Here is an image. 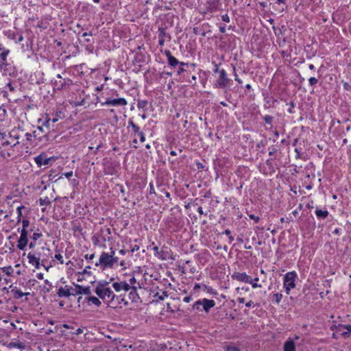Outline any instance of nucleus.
<instances>
[{
    "label": "nucleus",
    "mask_w": 351,
    "mask_h": 351,
    "mask_svg": "<svg viewBox=\"0 0 351 351\" xmlns=\"http://www.w3.org/2000/svg\"><path fill=\"white\" fill-rule=\"evenodd\" d=\"M95 293L111 308H117L121 304L119 298L109 287H97Z\"/></svg>",
    "instance_id": "1"
},
{
    "label": "nucleus",
    "mask_w": 351,
    "mask_h": 351,
    "mask_svg": "<svg viewBox=\"0 0 351 351\" xmlns=\"http://www.w3.org/2000/svg\"><path fill=\"white\" fill-rule=\"evenodd\" d=\"M118 261V256L108 255V252H102L99 258V261L95 263V265H101L104 268H112Z\"/></svg>",
    "instance_id": "2"
},
{
    "label": "nucleus",
    "mask_w": 351,
    "mask_h": 351,
    "mask_svg": "<svg viewBox=\"0 0 351 351\" xmlns=\"http://www.w3.org/2000/svg\"><path fill=\"white\" fill-rule=\"evenodd\" d=\"M215 305V302L213 300L204 298L195 302L193 305V310L201 311V306H202L203 310L208 313Z\"/></svg>",
    "instance_id": "3"
},
{
    "label": "nucleus",
    "mask_w": 351,
    "mask_h": 351,
    "mask_svg": "<svg viewBox=\"0 0 351 351\" xmlns=\"http://www.w3.org/2000/svg\"><path fill=\"white\" fill-rule=\"evenodd\" d=\"M297 278V274L295 271H290L287 273L284 277V287L286 289L287 294H289L290 290L295 288V281Z\"/></svg>",
    "instance_id": "4"
},
{
    "label": "nucleus",
    "mask_w": 351,
    "mask_h": 351,
    "mask_svg": "<svg viewBox=\"0 0 351 351\" xmlns=\"http://www.w3.org/2000/svg\"><path fill=\"white\" fill-rule=\"evenodd\" d=\"M219 78L216 81L215 86L217 88H223L227 86L230 81L228 77L227 73L224 69L219 71Z\"/></svg>",
    "instance_id": "5"
},
{
    "label": "nucleus",
    "mask_w": 351,
    "mask_h": 351,
    "mask_svg": "<svg viewBox=\"0 0 351 351\" xmlns=\"http://www.w3.org/2000/svg\"><path fill=\"white\" fill-rule=\"evenodd\" d=\"M128 104L127 101L124 98L118 99H108L105 102L101 104L102 106H125Z\"/></svg>",
    "instance_id": "6"
},
{
    "label": "nucleus",
    "mask_w": 351,
    "mask_h": 351,
    "mask_svg": "<svg viewBox=\"0 0 351 351\" xmlns=\"http://www.w3.org/2000/svg\"><path fill=\"white\" fill-rule=\"evenodd\" d=\"M27 230H21V236L18 241L17 247L23 250L25 249L27 244Z\"/></svg>",
    "instance_id": "7"
},
{
    "label": "nucleus",
    "mask_w": 351,
    "mask_h": 351,
    "mask_svg": "<svg viewBox=\"0 0 351 351\" xmlns=\"http://www.w3.org/2000/svg\"><path fill=\"white\" fill-rule=\"evenodd\" d=\"M165 54L167 57L168 63L171 66L176 67L178 64L180 66L188 65L187 63H184L183 62H180L174 56L171 55V52L168 50L165 51Z\"/></svg>",
    "instance_id": "8"
},
{
    "label": "nucleus",
    "mask_w": 351,
    "mask_h": 351,
    "mask_svg": "<svg viewBox=\"0 0 351 351\" xmlns=\"http://www.w3.org/2000/svg\"><path fill=\"white\" fill-rule=\"evenodd\" d=\"M232 278L234 280H237L240 282L248 283L251 282V277L248 276L246 273H240V272H234L232 275Z\"/></svg>",
    "instance_id": "9"
},
{
    "label": "nucleus",
    "mask_w": 351,
    "mask_h": 351,
    "mask_svg": "<svg viewBox=\"0 0 351 351\" xmlns=\"http://www.w3.org/2000/svg\"><path fill=\"white\" fill-rule=\"evenodd\" d=\"M71 290L74 291L73 295H78V294H85L87 295H90L91 294L90 288L89 287H84L79 285H75V288L73 289L71 287Z\"/></svg>",
    "instance_id": "10"
},
{
    "label": "nucleus",
    "mask_w": 351,
    "mask_h": 351,
    "mask_svg": "<svg viewBox=\"0 0 351 351\" xmlns=\"http://www.w3.org/2000/svg\"><path fill=\"white\" fill-rule=\"evenodd\" d=\"M130 285L126 281H122L121 282H114L112 284L113 288L117 291H120L121 290H124L125 291H129L130 289Z\"/></svg>",
    "instance_id": "11"
},
{
    "label": "nucleus",
    "mask_w": 351,
    "mask_h": 351,
    "mask_svg": "<svg viewBox=\"0 0 351 351\" xmlns=\"http://www.w3.org/2000/svg\"><path fill=\"white\" fill-rule=\"evenodd\" d=\"M34 160L38 167H41L48 165L50 158H47L45 154H42L35 157Z\"/></svg>",
    "instance_id": "12"
},
{
    "label": "nucleus",
    "mask_w": 351,
    "mask_h": 351,
    "mask_svg": "<svg viewBox=\"0 0 351 351\" xmlns=\"http://www.w3.org/2000/svg\"><path fill=\"white\" fill-rule=\"evenodd\" d=\"M130 287V293H129V298L131 300L132 302H137L140 300V297L137 293V289L138 287Z\"/></svg>",
    "instance_id": "13"
},
{
    "label": "nucleus",
    "mask_w": 351,
    "mask_h": 351,
    "mask_svg": "<svg viewBox=\"0 0 351 351\" xmlns=\"http://www.w3.org/2000/svg\"><path fill=\"white\" fill-rule=\"evenodd\" d=\"M71 289L69 288V287L66 285L64 287H61L58 292L57 294L59 297H69L71 295H73V293L71 292Z\"/></svg>",
    "instance_id": "14"
},
{
    "label": "nucleus",
    "mask_w": 351,
    "mask_h": 351,
    "mask_svg": "<svg viewBox=\"0 0 351 351\" xmlns=\"http://www.w3.org/2000/svg\"><path fill=\"white\" fill-rule=\"evenodd\" d=\"M295 346L293 340L289 339L284 343V351H295Z\"/></svg>",
    "instance_id": "15"
},
{
    "label": "nucleus",
    "mask_w": 351,
    "mask_h": 351,
    "mask_svg": "<svg viewBox=\"0 0 351 351\" xmlns=\"http://www.w3.org/2000/svg\"><path fill=\"white\" fill-rule=\"evenodd\" d=\"M12 293H13V297L15 299H20L24 295H29V293H23L21 290H19L16 288L12 289Z\"/></svg>",
    "instance_id": "16"
},
{
    "label": "nucleus",
    "mask_w": 351,
    "mask_h": 351,
    "mask_svg": "<svg viewBox=\"0 0 351 351\" xmlns=\"http://www.w3.org/2000/svg\"><path fill=\"white\" fill-rule=\"evenodd\" d=\"M27 258H28L29 263L32 264V265L34 263H36V262H38L40 259L39 256H37L36 255L33 254L32 253H29L27 254Z\"/></svg>",
    "instance_id": "17"
},
{
    "label": "nucleus",
    "mask_w": 351,
    "mask_h": 351,
    "mask_svg": "<svg viewBox=\"0 0 351 351\" xmlns=\"http://www.w3.org/2000/svg\"><path fill=\"white\" fill-rule=\"evenodd\" d=\"M1 270V276H2V274H6L8 276L12 275L14 271L13 268L11 266L0 267Z\"/></svg>",
    "instance_id": "18"
},
{
    "label": "nucleus",
    "mask_w": 351,
    "mask_h": 351,
    "mask_svg": "<svg viewBox=\"0 0 351 351\" xmlns=\"http://www.w3.org/2000/svg\"><path fill=\"white\" fill-rule=\"evenodd\" d=\"M85 300H86L88 302L93 304L97 306H99L101 305L100 300L95 296H88L86 298Z\"/></svg>",
    "instance_id": "19"
},
{
    "label": "nucleus",
    "mask_w": 351,
    "mask_h": 351,
    "mask_svg": "<svg viewBox=\"0 0 351 351\" xmlns=\"http://www.w3.org/2000/svg\"><path fill=\"white\" fill-rule=\"evenodd\" d=\"M8 348H17L19 349H24L25 345L21 342H10L7 345Z\"/></svg>",
    "instance_id": "20"
},
{
    "label": "nucleus",
    "mask_w": 351,
    "mask_h": 351,
    "mask_svg": "<svg viewBox=\"0 0 351 351\" xmlns=\"http://www.w3.org/2000/svg\"><path fill=\"white\" fill-rule=\"evenodd\" d=\"M315 215L318 218L325 219L328 215V212L327 210H322L320 209H316Z\"/></svg>",
    "instance_id": "21"
},
{
    "label": "nucleus",
    "mask_w": 351,
    "mask_h": 351,
    "mask_svg": "<svg viewBox=\"0 0 351 351\" xmlns=\"http://www.w3.org/2000/svg\"><path fill=\"white\" fill-rule=\"evenodd\" d=\"M9 53H10L9 50L3 49V51L0 53V57H1V59L2 60L3 64L5 66L8 65V64L6 62V61H7L6 58Z\"/></svg>",
    "instance_id": "22"
},
{
    "label": "nucleus",
    "mask_w": 351,
    "mask_h": 351,
    "mask_svg": "<svg viewBox=\"0 0 351 351\" xmlns=\"http://www.w3.org/2000/svg\"><path fill=\"white\" fill-rule=\"evenodd\" d=\"M100 239H102L103 241H106V239L104 236H93L92 238L93 243L95 245H97L100 242Z\"/></svg>",
    "instance_id": "23"
},
{
    "label": "nucleus",
    "mask_w": 351,
    "mask_h": 351,
    "mask_svg": "<svg viewBox=\"0 0 351 351\" xmlns=\"http://www.w3.org/2000/svg\"><path fill=\"white\" fill-rule=\"evenodd\" d=\"M128 283L132 287L141 288L139 282L136 281L134 276L131 278H130L129 282Z\"/></svg>",
    "instance_id": "24"
},
{
    "label": "nucleus",
    "mask_w": 351,
    "mask_h": 351,
    "mask_svg": "<svg viewBox=\"0 0 351 351\" xmlns=\"http://www.w3.org/2000/svg\"><path fill=\"white\" fill-rule=\"evenodd\" d=\"M202 287L208 293L216 295L217 292L210 287H208L206 285H203Z\"/></svg>",
    "instance_id": "25"
},
{
    "label": "nucleus",
    "mask_w": 351,
    "mask_h": 351,
    "mask_svg": "<svg viewBox=\"0 0 351 351\" xmlns=\"http://www.w3.org/2000/svg\"><path fill=\"white\" fill-rule=\"evenodd\" d=\"M154 296L158 297V300H164L165 298L168 297V294L166 291H163L161 295H160L159 293L158 292L155 294Z\"/></svg>",
    "instance_id": "26"
},
{
    "label": "nucleus",
    "mask_w": 351,
    "mask_h": 351,
    "mask_svg": "<svg viewBox=\"0 0 351 351\" xmlns=\"http://www.w3.org/2000/svg\"><path fill=\"white\" fill-rule=\"evenodd\" d=\"M167 36L165 29L162 27L158 28V38H165Z\"/></svg>",
    "instance_id": "27"
},
{
    "label": "nucleus",
    "mask_w": 351,
    "mask_h": 351,
    "mask_svg": "<svg viewBox=\"0 0 351 351\" xmlns=\"http://www.w3.org/2000/svg\"><path fill=\"white\" fill-rule=\"evenodd\" d=\"M39 203H40V205H41V206H44V205L47 206V205H49L51 204V202H50L49 199L47 197H46L44 199L40 198Z\"/></svg>",
    "instance_id": "28"
},
{
    "label": "nucleus",
    "mask_w": 351,
    "mask_h": 351,
    "mask_svg": "<svg viewBox=\"0 0 351 351\" xmlns=\"http://www.w3.org/2000/svg\"><path fill=\"white\" fill-rule=\"evenodd\" d=\"M282 298V295L281 293H275L273 295V300L275 301L278 304L280 303Z\"/></svg>",
    "instance_id": "29"
},
{
    "label": "nucleus",
    "mask_w": 351,
    "mask_h": 351,
    "mask_svg": "<svg viewBox=\"0 0 351 351\" xmlns=\"http://www.w3.org/2000/svg\"><path fill=\"white\" fill-rule=\"evenodd\" d=\"M258 281V278H255L254 280L251 278V282H249L252 285V287L253 288H257V287H261L262 285L260 284H258L257 282Z\"/></svg>",
    "instance_id": "30"
},
{
    "label": "nucleus",
    "mask_w": 351,
    "mask_h": 351,
    "mask_svg": "<svg viewBox=\"0 0 351 351\" xmlns=\"http://www.w3.org/2000/svg\"><path fill=\"white\" fill-rule=\"evenodd\" d=\"M147 104V101L145 100H139L137 103V107L138 108H144Z\"/></svg>",
    "instance_id": "31"
},
{
    "label": "nucleus",
    "mask_w": 351,
    "mask_h": 351,
    "mask_svg": "<svg viewBox=\"0 0 351 351\" xmlns=\"http://www.w3.org/2000/svg\"><path fill=\"white\" fill-rule=\"evenodd\" d=\"M344 327L348 330V331L347 332H342V335L344 337H347L351 333V326L350 325H347V326H345Z\"/></svg>",
    "instance_id": "32"
},
{
    "label": "nucleus",
    "mask_w": 351,
    "mask_h": 351,
    "mask_svg": "<svg viewBox=\"0 0 351 351\" xmlns=\"http://www.w3.org/2000/svg\"><path fill=\"white\" fill-rule=\"evenodd\" d=\"M25 207L24 206H21L17 208V213H18V219L19 221L21 220V218L22 217V209H25Z\"/></svg>",
    "instance_id": "33"
},
{
    "label": "nucleus",
    "mask_w": 351,
    "mask_h": 351,
    "mask_svg": "<svg viewBox=\"0 0 351 351\" xmlns=\"http://www.w3.org/2000/svg\"><path fill=\"white\" fill-rule=\"evenodd\" d=\"M264 121L267 124H271L273 121V117L270 115H266L264 117Z\"/></svg>",
    "instance_id": "34"
},
{
    "label": "nucleus",
    "mask_w": 351,
    "mask_h": 351,
    "mask_svg": "<svg viewBox=\"0 0 351 351\" xmlns=\"http://www.w3.org/2000/svg\"><path fill=\"white\" fill-rule=\"evenodd\" d=\"M308 82L310 84L311 86H313L315 84H316L317 82H318V80L317 78L314 77H311L308 79Z\"/></svg>",
    "instance_id": "35"
},
{
    "label": "nucleus",
    "mask_w": 351,
    "mask_h": 351,
    "mask_svg": "<svg viewBox=\"0 0 351 351\" xmlns=\"http://www.w3.org/2000/svg\"><path fill=\"white\" fill-rule=\"evenodd\" d=\"M42 237V234L41 233H38V232H34L32 237V239L36 241V240H38L39 238H40Z\"/></svg>",
    "instance_id": "36"
},
{
    "label": "nucleus",
    "mask_w": 351,
    "mask_h": 351,
    "mask_svg": "<svg viewBox=\"0 0 351 351\" xmlns=\"http://www.w3.org/2000/svg\"><path fill=\"white\" fill-rule=\"evenodd\" d=\"M23 228L22 230H26V228L29 226V221L28 219H23Z\"/></svg>",
    "instance_id": "37"
},
{
    "label": "nucleus",
    "mask_w": 351,
    "mask_h": 351,
    "mask_svg": "<svg viewBox=\"0 0 351 351\" xmlns=\"http://www.w3.org/2000/svg\"><path fill=\"white\" fill-rule=\"evenodd\" d=\"M249 217L251 219L254 220L256 223H258L259 221V220H260V217H259L256 216V215H254L253 214L250 215Z\"/></svg>",
    "instance_id": "38"
},
{
    "label": "nucleus",
    "mask_w": 351,
    "mask_h": 351,
    "mask_svg": "<svg viewBox=\"0 0 351 351\" xmlns=\"http://www.w3.org/2000/svg\"><path fill=\"white\" fill-rule=\"evenodd\" d=\"M55 258L58 260L61 264L64 263L63 257H62V256L60 254H56L55 255Z\"/></svg>",
    "instance_id": "39"
},
{
    "label": "nucleus",
    "mask_w": 351,
    "mask_h": 351,
    "mask_svg": "<svg viewBox=\"0 0 351 351\" xmlns=\"http://www.w3.org/2000/svg\"><path fill=\"white\" fill-rule=\"evenodd\" d=\"M226 351H239V348L234 346H227L226 348Z\"/></svg>",
    "instance_id": "40"
},
{
    "label": "nucleus",
    "mask_w": 351,
    "mask_h": 351,
    "mask_svg": "<svg viewBox=\"0 0 351 351\" xmlns=\"http://www.w3.org/2000/svg\"><path fill=\"white\" fill-rule=\"evenodd\" d=\"M221 19L224 22H226V23L230 22V17L227 14L222 15Z\"/></svg>",
    "instance_id": "41"
},
{
    "label": "nucleus",
    "mask_w": 351,
    "mask_h": 351,
    "mask_svg": "<svg viewBox=\"0 0 351 351\" xmlns=\"http://www.w3.org/2000/svg\"><path fill=\"white\" fill-rule=\"evenodd\" d=\"M139 136L141 142L143 143L145 141V137L143 132H140L137 134Z\"/></svg>",
    "instance_id": "42"
},
{
    "label": "nucleus",
    "mask_w": 351,
    "mask_h": 351,
    "mask_svg": "<svg viewBox=\"0 0 351 351\" xmlns=\"http://www.w3.org/2000/svg\"><path fill=\"white\" fill-rule=\"evenodd\" d=\"M118 297L119 298V302H121V304L122 303H123V304H124L125 306H127V305L128 304V302L126 300H125V298H122V297H121V295L118 296Z\"/></svg>",
    "instance_id": "43"
},
{
    "label": "nucleus",
    "mask_w": 351,
    "mask_h": 351,
    "mask_svg": "<svg viewBox=\"0 0 351 351\" xmlns=\"http://www.w3.org/2000/svg\"><path fill=\"white\" fill-rule=\"evenodd\" d=\"M45 284H49V287H45L44 289H46V292H49L50 290H51V287H52L51 285L50 284V282H49V281L48 280H45Z\"/></svg>",
    "instance_id": "44"
},
{
    "label": "nucleus",
    "mask_w": 351,
    "mask_h": 351,
    "mask_svg": "<svg viewBox=\"0 0 351 351\" xmlns=\"http://www.w3.org/2000/svg\"><path fill=\"white\" fill-rule=\"evenodd\" d=\"M108 284V282H106V281H99L97 283V287H100V285H101V287H106V285H107Z\"/></svg>",
    "instance_id": "45"
},
{
    "label": "nucleus",
    "mask_w": 351,
    "mask_h": 351,
    "mask_svg": "<svg viewBox=\"0 0 351 351\" xmlns=\"http://www.w3.org/2000/svg\"><path fill=\"white\" fill-rule=\"evenodd\" d=\"M90 269V266H87L84 270L81 273L82 274H90V271H88V269Z\"/></svg>",
    "instance_id": "46"
},
{
    "label": "nucleus",
    "mask_w": 351,
    "mask_h": 351,
    "mask_svg": "<svg viewBox=\"0 0 351 351\" xmlns=\"http://www.w3.org/2000/svg\"><path fill=\"white\" fill-rule=\"evenodd\" d=\"M66 178L69 179L73 176V171L64 173L63 174Z\"/></svg>",
    "instance_id": "47"
},
{
    "label": "nucleus",
    "mask_w": 351,
    "mask_h": 351,
    "mask_svg": "<svg viewBox=\"0 0 351 351\" xmlns=\"http://www.w3.org/2000/svg\"><path fill=\"white\" fill-rule=\"evenodd\" d=\"M134 132L136 134L139 133L141 131H140V128L138 126H137L136 125H135L134 126H133L132 128Z\"/></svg>",
    "instance_id": "48"
},
{
    "label": "nucleus",
    "mask_w": 351,
    "mask_h": 351,
    "mask_svg": "<svg viewBox=\"0 0 351 351\" xmlns=\"http://www.w3.org/2000/svg\"><path fill=\"white\" fill-rule=\"evenodd\" d=\"M149 188H150L149 193H150L151 194H153V193H154V194H155L156 193H155L154 188V185H153V184H152V183H150V184H149Z\"/></svg>",
    "instance_id": "49"
},
{
    "label": "nucleus",
    "mask_w": 351,
    "mask_h": 351,
    "mask_svg": "<svg viewBox=\"0 0 351 351\" xmlns=\"http://www.w3.org/2000/svg\"><path fill=\"white\" fill-rule=\"evenodd\" d=\"M51 121V119L49 118H47L44 123V125L47 126V127H49L50 126V122Z\"/></svg>",
    "instance_id": "50"
},
{
    "label": "nucleus",
    "mask_w": 351,
    "mask_h": 351,
    "mask_svg": "<svg viewBox=\"0 0 351 351\" xmlns=\"http://www.w3.org/2000/svg\"><path fill=\"white\" fill-rule=\"evenodd\" d=\"M191 299H192V298H191V296H186V297H184V298L183 301H184V302L188 303V302H189L191 300Z\"/></svg>",
    "instance_id": "51"
},
{
    "label": "nucleus",
    "mask_w": 351,
    "mask_h": 351,
    "mask_svg": "<svg viewBox=\"0 0 351 351\" xmlns=\"http://www.w3.org/2000/svg\"><path fill=\"white\" fill-rule=\"evenodd\" d=\"M94 257H95V254H90V255H89V256H88V254H86V255L85 256V258H86V259H89V260H92V259H93V258H94Z\"/></svg>",
    "instance_id": "52"
},
{
    "label": "nucleus",
    "mask_w": 351,
    "mask_h": 351,
    "mask_svg": "<svg viewBox=\"0 0 351 351\" xmlns=\"http://www.w3.org/2000/svg\"><path fill=\"white\" fill-rule=\"evenodd\" d=\"M182 66H180V67L179 68V69L178 71V75H180L182 73H183L185 71V69Z\"/></svg>",
    "instance_id": "53"
},
{
    "label": "nucleus",
    "mask_w": 351,
    "mask_h": 351,
    "mask_svg": "<svg viewBox=\"0 0 351 351\" xmlns=\"http://www.w3.org/2000/svg\"><path fill=\"white\" fill-rule=\"evenodd\" d=\"M165 43V38H159L158 44L160 46H163Z\"/></svg>",
    "instance_id": "54"
},
{
    "label": "nucleus",
    "mask_w": 351,
    "mask_h": 351,
    "mask_svg": "<svg viewBox=\"0 0 351 351\" xmlns=\"http://www.w3.org/2000/svg\"><path fill=\"white\" fill-rule=\"evenodd\" d=\"M138 249H139L138 245H135L132 247V249L131 250V252H132V253H133V252H134L135 251H137Z\"/></svg>",
    "instance_id": "55"
},
{
    "label": "nucleus",
    "mask_w": 351,
    "mask_h": 351,
    "mask_svg": "<svg viewBox=\"0 0 351 351\" xmlns=\"http://www.w3.org/2000/svg\"><path fill=\"white\" fill-rule=\"evenodd\" d=\"M114 254H115V252H114V250L111 247V248H110V252H108V255H111V256H114Z\"/></svg>",
    "instance_id": "56"
},
{
    "label": "nucleus",
    "mask_w": 351,
    "mask_h": 351,
    "mask_svg": "<svg viewBox=\"0 0 351 351\" xmlns=\"http://www.w3.org/2000/svg\"><path fill=\"white\" fill-rule=\"evenodd\" d=\"M126 253V250L125 249H121L119 251V254L121 255H125Z\"/></svg>",
    "instance_id": "57"
},
{
    "label": "nucleus",
    "mask_w": 351,
    "mask_h": 351,
    "mask_svg": "<svg viewBox=\"0 0 351 351\" xmlns=\"http://www.w3.org/2000/svg\"><path fill=\"white\" fill-rule=\"evenodd\" d=\"M37 278L40 280L43 279L44 275L42 273L37 274Z\"/></svg>",
    "instance_id": "58"
},
{
    "label": "nucleus",
    "mask_w": 351,
    "mask_h": 351,
    "mask_svg": "<svg viewBox=\"0 0 351 351\" xmlns=\"http://www.w3.org/2000/svg\"><path fill=\"white\" fill-rule=\"evenodd\" d=\"M59 120V116L56 115V117L51 119L52 123H56Z\"/></svg>",
    "instance_id": "59"
},
{
    "label": "nucleus",
    "mask_w": 351,
    "mask_h": 351,
    "mask_svg": "<svg viewBox=\"0 0 351 351\" xmlns=\"http://www.w3.org/2000/svg\"><path fill=\"white\" fill-rule=\"evenodd\" d=\"M93 35V33L91 32H84L83 34H82V36L83 37H86V36H92Z\"/></svg>",
    "instance_id": "60"
},
{
    "label": "nucleus",
    "mask_w": 351,
    "mask_h": 351,
    "mask_svg": "<svg viewBox=\"0 0 351 351\" xmlns=\"http://www.w3.org/2000/svg\"><path fill=\"white\" fill-rule=\"evenodd\" d=\"M253 304V302L252 300H250L248 302L245 304L246 307H250Z\"/></svg>",
    "instance_id": "61"
},
{
    "label": "nucleus",
    "mask_w": 351,
    "mask_h": 351,
    "mask_svg": "<svg viewBox=\"0 0 351 351\" xmlns=\"http://www.w3.org/2000/svg\"><path fill=\"white\" fill-rule=\"evenodd\" d=\"M197 212L200 214V215H204V213L202 210V208L201 206H199L198 208H197Z\"/></svg>",
    "instance_id": "62"
},
{
    "label": "nucleus",
    "mask_w": 351,
    "mask_h": 351,
    "mask_svg": "<svg viewBox=\"0 0 351 351\" xmlns=\"http://www.w3.org/2000/svg\"><path fill=\"white\" fill-rule=\"evenodd\" d=\"M201 285L199 284H195V286H194V290L197 291L199 289L201 288Z\"/></svg>",
    "instance_id": "63"
},
{
    "label": "nucleus",
    "mask_w": 351,
    "mask_h": 351,
    "mask_svg": "<svg viewBox=\"0 0 351 351\" xmlns=\"http://www.w3.org/2000/svg\"><path fill=\"white\" fill-rule=\"evenodd\" d=\"M219 31L221 33H225L226 32V27L223 26V27H219Z\"/></svg>",
    "instance_id": "64"
}]
</instances>
